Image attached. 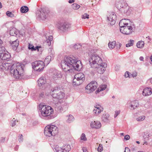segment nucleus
Instances as JSON below:
<instances>
[{"mask_svg":"<svg viewBox=\"0 0 152 152\" xmlns=\"http://www.w3.org/2000/svg\"><path fill=\"white\" fill-rule=\"evenodd\" d=\"M11 60L7 62L3 63L0 65V68L3 70H10L11 75L16 79H19L24 75L23 66L19 63L13 64L10 63Z\"/></svg>","mask_w":152,"mask_h":152,"instance_id":"f257e3e1","label":"nucleus"},{"mask_svg":"<svg viewBox=\"0 0 152 152\" xmlns=\"http://www.w3.org/2000/svg\"><path fill=\"white\" fill-rule=\"evenodd\" d=\"M61 65L62 69L66 72H72L73 69L80 70L82 67L80 61L77 60L73 57H65L64 61L61 62Z\"/></svg>","mask_w":152,"mask_h":152,"instance_id":"f03ea898","label":"nucleus"},{"mask_svg":"<svg viewBox=\"0 0 152 152\" xmlns=\"http://www.w3.org/2000/svg\"><path fill=\"white\" fill-rule=\"evenodd\" d=\"M119 25L120 31L123 34L130 35L135 30V27L134 23L129 22L128 19H123L120 20Z\"/></svg>","mask_w":152,"mask_h":152,"instance_id":"7ed1b4c3","label":"nucleus"},{"mask_svg":"<svg viewBox=\"0 0 152 152\" xmlns=\"http://www.w3.org/2000/svg\"><path fill=\"white\" fill-rule=\"evenodd\" d=\"M39 109L41 110V115L47 118V119L51 118V115L53 113V110L50 106L45 105L44 103H41L39 105Z\"/></svg>","mask_w":152,"mask_h":152,"instance_id":"20e7f679","label":"nucleus"},{"mask_svg":"<svg viewBox=\"0 0 152 152\" xmlns=\"http://www.w3.org/2000/svg\"><path fill=\"white\" fill-rule=\"evenodd\" d=\"M58 132V128L54 125L48 126L45 129L44 134L46 136H55Z\"/></svg>","mask_w":152,"mask_h":152,"instance_id":"39448f33","label":"nucleus"},{"mask_svg":"<svg viewBox=\"0 0 152 152\" xmlns=\"http://www.w3.org/2000/svg\"><path fill=\"white\" fill-rule=\"evenodd\" d=\"M89 62L91 67H96L98 66V64H101L102 63L101 58L96 54L92 55L90 57Z\"/></svg>","mask_w":152,"mask_h":152,"instance_id":"423d86ee","label":"nucleus"},{"mask_svg":"<svg viewBox=\"0 0 152 152\" xmlns=\"http://www.w3.org/2000/svg\"><path fill=\"white\" fill-rule=\"evenodd\" d=\"M50 93L52 96L54 98L61 99H63L65 96V93L62 89L58 88L55 87L52 90Z\"/></svg>","mask_w":152,"mask_h":152,"instance_id":"0eeeda50","label":"nucleus"},{"mask_svg":"<svg viewBox=\"0 0 152 152\" xmlns=\"http://www.w3.org/2000/svg\"><path fill=\"white\" fill-rule=\"evenodd\" d=\"M85 79V76L82 73L76 74L73 80V85L79 86L81 84Z\"/></svg>","mask_w":152,"mask_h":152,"instance_id":"6e6552de","label":"nucleus"},{"mask_svg":"<svg viewBox=\"0 0 152 152\" xmlns=\"http://www.w3.org/2000/svg\"><path fill=\"white\" fill-rule=\"evenodd\" d=\"M36 14L38 18L44 20L50 16V10H37Z\"/></svg>","mask_w":152,"mask_h":152,"instance_id":"1a4fd4ad","label":"nucleus"},{"mask_svg":"<svg viewBox=\"0 0 152 152\" xmlns=\"http://www.w3.org/2000/svg\"><path fill=\"white\" fill-rule=\"evenodd\" d=\"M32 66L34 70L38 72L43 70L45 66L44 63L42 61H36L32 63Z\"/></svg>","mask_w":152,"mask_h":152,"instance_id":"9d476101","label":"nucleus"},{"mask_svg":"<svg viewBox=\"0 0 152 152\" xmlns=\"http://www.w3.org/2000/svg\"><path fill=\"white\" fill-rule=\"evenodd\" d=\"M97 87V83L96 81H92L89 83L86 87V92L87 93H90L95 91Z\"/></svg>","mask_w":152,"mask_h":152,"instance_id":"9b49d317","label":"nucleus"},{"mask_svg":"<svg viewBox=\"0 0 152 152\" xmlns=\"http://www.w3.org/2000/svg\"><path fill=\"white\" fill-rule=\"evenodd\" d=\"M107 64L104 62H102L101 64H98L96 67H92L95 69L97 72L99 74H102L106 70Z\"/></svg>","mask_w":152,"mask_h":152,"instance_id":"f8f14e48","label":"nucleus"},{"mask_svg":"<svg viewBox=\"0 0 152 152\" xmlns=\"http://www.w3.org/2000/svg\"><path fill=\"white\" fill-rule=\"evenodd\" d=\"M109 17H107V19L110 21L111 25H113L115 23L116 16L113 12H110Z\"/></svg>","mask_w":152,"mask_h":152,"instance_id":"ddd939ff","label":"nucleus"},{"mask_svg":"<svg viewBox=\"0 0 152 152\" xmlns=\"http://www.w3.org/2000/svg\"><path fill=\"white\" fill-rule=\"evenodd\" d=\"M116 7L118 10H121V9L129 10L131 7L128 5L126 3H122L120 2H118L116 4Z\"/></svg>","mask_w":152,"mask_h":152,"instance_id":"4468645a","label":"nucleus"},{"mask_svg":"<svg viewBox=\"0 0 152 152\" xmlns=\"http://www.w3.org/2000/svg\"><path fill=\"white\" fill-rule=\"evenodd\" d=\"M58 28L63 31H65L70 27V25L65 22H62L59 23Z\"/></svg>","mask_w":152,"mask_h":152,"instance_id":"2eb2a0df","label":"nucleus"},{"mask_svg":"<svg viewBox=\"0 0 152 152\" xmlns=\"http://www.w3.org/2000/svg\"><path fill=\"white\" fill-rule=\"evenodd\" d=\"M101 119L102 121L104 123H108L110 122L109 115L106 113H104L102 115Z\"/></svg>","mask_w":152,"mask_h":152,"instance_id":"dca6fc26","label":"nucleus"},{"mask_svg":"<svg viewBox=\"0 0 152 152\" xmlns=\"http://www.w3.org/2000/svg\"><path fill=\"white\" fill-rule=\"evenodd\" d=\"M91 126L92 128L95 129H99L101 127V124L99 121H94L91 122Z\"/></svg>","mask_w":152,"mask_h":152,"instance_id":"f3484780","label":"nucleus"},{"mask_svg":"<svg viewBox=\"0 0 152 152\" xmlns=\"http://www.w3.org/2000/svg\"><path fill=\"white\" fill-rule=\"evenodd\" d=\"M103 108L99 105H96L93 110L94 113L96 115L99 114L102 111H103Z\"/></svg>","mask_w":152,"mask_h":152,"instance_id":"a211bd4d","label":"nucleus"},{"mask_svg":"<svg viewBox=\"0 0 152 152\" xmlns=\"http://www.w3.org/2000/svg\"><path fill=\"white\" fill-rule=\"evenodd\" d=\"M10 43L12 45L13 49L14 50H16L17 48L19 45V41L18 39L13 41H10Z\"/></svg>","mask_w":152,"mask_h":152,"instance_id":"6ab92c4d","label":"nucleus"},{"mask_svg":"<svg viewBox=\"0 0 152 152\" xmlns=\"http://www.w3.org/2000/svg\"><path fill=\"white\" fill-rule=\"evenodd\" d=\"M10 55L8 52H5L0 55V57L2 60H6L10 58Z\"/></svg>","mask_w":152,"mask_h":152,"instance_id":"aec40b11","label":"nucleus"},{"mask_svg":"<svg viewBox=\"0 0 152 152\" xmlns=\"http://www.w3.org/2000/svg\"><path fill=\"white\" fill-rule=\"evenodd\" d=\"M139 106V103L136 101L132 102L129 108L130 110H134Z\"/></svg>","mask_w":152,"mask_h":152,"instance_id":"412c9836","label":"nucleus"},{"mask_svg":"<svg viewBox=\"0 0 152 152\" xmlns=\"http://www.w3.org/2000/svg\"><path fill=\"white\" fill-rule=\"evenodd\" d=\"M38 85L39 86L44 85L46 83L45 78L43 77H40L38 80Z\"/></svg>","mask_w":152,"mask_h":152,"instance_id":"4be33fe9","label":"nucleus"},{"mask_svg":"<svg viewBox=\"0 0 152 152\" xmlns=\"http://www.w3.org/2000/svg\"><path fill=\"white\" fill-rule=\"evenodd\" d=\"M152 93V91L149 88H147L144 89L142 92V95L144 96H149Z\"/></svg>","mask_w":152,"mask_h":152,"instance_id":"5701e85b","label":"nucleus"},{"mask_svg":"<svg viewBox=\"0 0 152 152\" xmlns=\"http://www.w3.org/2000/svg\"><path fill=\"white\" fill-rule=\"evenodd\" d=\"M62 75L60 71L56 70L54 72L53 75V78L54 79H57L58 78H61Z\"/></svg>","mask_w":152,"mask_h":152,"instance_id":"b1692460","label":"nucleus"},{"mask_svg":"<svg viewBox=\"0 0 152 152\" xmlns=\"http://www.w3.org/2000/svg\"><path fill=\"white\" fill-rule=\"evenodd\" d=\"M61 152H69L71 149V147L70 145H65L62 148Z\"/></svg>","mask_w":152,"mask_h":152,"instance_id":"393cba45","label":"nucleus"},{"mask_svg":"<svg viewBox=\"0 0 152 152\" xmlns=\"http://www.w3.org/2000/svg\"><path fill=\"white\" fill-rule=\"evenodd\" d=\"M116 45V42L115 41L110 42L108 44V46L110 49L114 48Z\"/></svg>","mask_w":152,"mask_h":152,"instance_id":"a878e982","label":"nucleus"},{"mask_svg":"<svg viewBox=\"0 0 152 152\" xmlns=\"http://www.w3.org/2000/svg\"><path fill=\"white\" fill-rule=\"evenodd\" d=\"M41 47L38 46H37L34 48V46H33L32 45H29V46L28 47V49H31L32 51L36 50H37L38 51H39V49Z\"/></svg>","mask_w":152,"mask_h":152,"instance_id":"bb28decb","label":"nucleus"},{"mask_svg":"<svg viewBox=\"0 0 152 152\" xmlns=\"http://www.w3.org/2000/svg\"><path fill=\"white\" fill-rule=\"evenodd\" d=\"M10 34L12 36H16L17 35V32L16 31L15 28H12L10 31Z\"/></svg>","mask_w":152,"mask_h":152,"instance_id":"cd10ccee","label":"nucleus"},{"mask_svg":"<svg viewBox=\"0 0 152 152\" xmlns=\"http://www.w3.org/2000/svg\"><path fill=\"white\" fill-rule=\"evenodd\" d=\"M144 44V42L141 41L138 42L137 44V46L138 48H142L143 47Z\"/></svg>","mask_w":152,"mask_h":152,"instance_id":"c85d7f7f","label":"nucleus"},{"mask_svg":"<svg viewBox=\"0 0 152 152\" xmlns=\"http://www.w3.org/2000/svg\"><path fill=\"white\" fill-rule=\"evenodd\" d=\"M68 117V118L66 120L67 122L69 123H70L73 121L74 120V118L72 115H69Z\"/></svg>","mask_w":152,"mask_h":152,"instance_id":"c756f323","label":"nucleus"},{"mask_svg":"<svg viewBox=\"0 0 152 152\" xmlns=\"http://www.w3.org/2000/svg\"><path fill=\"white\" fill-rule=\"evenodd\" d=\"M72 8L74 10H77L80 8V6L76 3H74L72 5Z\"/></svg>","mask_w":152,"mask_h":152,"instance_id":"7c9ffc66","label":"nucleus"},{"mask_svg":"<svg viewBox=\"0 0 152 152\" xmlns=\"http://www.w3.org/2000/svg\"><path fill=\"white\" fill-rule=\"evenodd\" d=\"M107 86L106 85H102L100 88H98V90H97L96 92H99L102 91H103L105 89Z\"/></svg>","mask_w":152,"mask_h":152,"instance_id":"2f4dec72","label":"nucleus"},{"mask_svg":"<svg viewBox=\"0 0 152 152\" xmlns=\"http://www.w3.org/2000/svg\"><path fill=\"white\" fill-rule=\"evenodd\" d=\"M6 15L8 17L11 18L14 17V15L12 12L9 11H7L6 13Z\"/></svg>","mask_w":152,"mask_h":152,"instance_id":"473e14b6","label":"nucleus"},{"mask_svg":"<svg viewBox=\"0 0 152 152\" xmlns=\"http://www.w3.org/2000/svg\"><path fill=\"white\" fill-rule=\"evenodd\" d=\"M145 118V116L142 115L136 118V120L138 121H142L144 120Z\"/></svg>","mask_w":152,"mask_h":152,"instance_id":"72a5a7b5","label":"nucleus"},{"mask_svg":"<svg viewBox=\"0 0 152 152\" xmlns=\"http://www.w3.org/2000/svg\"><path fill=\"white\" fill-rule=\"evenodd\" d=\"M55 149L56 152H61L62 150V148H60L58 145L55 146Z\"/></svg>","mask_w":152,"mask_h":152,"instance_id":"f704fd0d","label":"nucleus"},{"mask_svg":"<svg viewBox=\"0 0 152 152\" xmlns=\"http://www.w3.org/2000/svg\"><path fill=\"white\" fill-rule=\"evenodd\" d=\"M134 41L133 40H131L129 43L126 45V47H127L132 46L133 45Z\"/></svg>","mask_w":152,"mask_h":152,"instance_id":"c9c22d12","label":"nucleus"},{"mask_svg":"<svg viewBox=\"0 0 152 152\" xmlns=\"http://www.w3.org/2000/svg\"><path fill=\"white\" fill-rule=\"evenodd\" d=\"M61 106H62V109L64 110H66L68 107V105L65 102H63L61 104Z\"/></svg>","mask_w":152,"mask_h":152,"instance_id":"e433bc0d","label":"nucleus"},{"mask_svg":"<svg viewBox=\"0 0 152 152\" xmlns=\"http://www.w3.org/2000/svg\"><path fill=\"white\" fill-rule=\"evenodd\" d=\"M130 14V10H124V13L123 15L124 16L129 15Z\"/></svg>","mask_w":152,"mask_h":152,"instance_id":"4c0bfd02","label":"nucleus"},{"mask_svg":"<svg viewBox=\"0 0 152 152\" xmlns=\"http://www.w3.org/2000/svg\"><path fill=\"white\" fill-rule=\"evenodd\" d=\"M80 139L81 140H83L85 141L87 140V139L86 137L85 134L84 133H82L80 137Z\"/></svg>","mask_w":152,"mask_h":152,"instance_id":"58836bf2","label":"nucleus"},{"mask_svg":"<svg viewBox=\"0 0 152 152\" xmlns=\"http://www.w3.org/2000/svg\"><path fill=\"white\" fill-rule=\"evenodd\" d=\"M103 150V146L102 144H99V146L97 148V151L99 152H101Z\"/></svg>","mask_w":152,"mask_h":152,"instance_id":"ea45409f","label":"nucleus"},{"mask_svg":"<svg viewBox=\"0 0 152 152\" xmlns=\"http://www.w3.org/2000/svg\"><path fill=\"white\" fill-rule=\"evenodd\" d=\"M89 15L86 13H85L84 14L82 15V18L83 19H86L89 18Z\"/></svg>","mask_w":152,"mask_h":152,"instance_id":"a19ab883","label":"nucleus"},{"mask_svg":"<svg viewBox=\"0 0 152 152\" xmlns=\"http://www.w3.org/2000/svg\"><path fill=\"white\" fill-rule=\"evenodd\" d=\"M18 140L19 142H22L23 140V137L22 134H19L18 136Z\"/></svg>","mask_w":152,"mask_h":152,"instance_id":"79ce46f5","label":"nucleus"},{"mask_svg":"<svg viewBox=\"0 0 152 152\" xmlns=\"http://www.w3.org/2000/svg\"><path fill=\"white\" fill-rule=\"evenodd\" d=\"M120 110H116L115 112V114L114 115L115 118H116L117 116L120 114Z\"/></svg>","mask_w":152,"mask_h":152,"instance_id":"37998d69","label":"nucleus"},{"mask_svg":"<svg viewBox=\"0 0 152 152\" xmlns=\"http://www.w3.org/2000/svg\"><path fill=\"white\" fill-rule=\"evenodd\" d=\"M51 59L50 56H48L45 60L44 62L45 63L46 62H48V64H49V60Z\"/></svg>","mask_w":152,"mask_h":152,"instance_id":"c03bdc74","label":"nucleus"},{"mask_svg":"<svg viewBox=\"0 0 152 152\" xmlns=\"http://www.w3.org/2000/svg\"><path fill=\"white\" fill-rule=\"evenodd\" d=\"M15 121L16 120H15L14 118H13V119L12 120L11 126L12 127L14 126L15 125Z\"/></svg>","mask_w":152,"mask_h":152,"instance_id":"a18cd8bd","label":"nucleus"},{"mask_svg":"<svg viewBox=\"0 0 152 152\" xmlns=\"http://www.w3.org/2000/svg\"><path fill=\"white\" fill-rule=\"evenodd\" d=\"M74 48L75 49H78L79 48H80V45H79L75 44L74 46Z\"/></svg>","mask_w":152,"mask_h":152,"instance_id":"49530a36","label":"nucleus"},{"mask_svg":"<svg viewBox=\"0 0 152 152\" xmlns=\"http://www.w3.org/2000/svg\"><path fill=\"white\" fill-rule=\"evenodd\" d=\"M130 138V136L128 135H125L124 137V139L126 140H129Z\"/></svg>","mask_w":152,"mask_h":152,"instance_id":"de8ad7c7","label":"nucleus"},{"mask_svg":"<svg viewBox=\"0 0 152 152\" xmlns=\"http://www.w3.org/2000/svg\"><path fill=\"white\" fill-rule=\"evenodd\" d=\"M137 75V73L136 72H134L132 74V77H135Z\"/></svg>","mask_w":152,"mask_h":152,"instance_id":"09e8293b","label":"nucleus"},{"mask_svg":"<svg viewBox=\"0 0 152 152\" xmlns=\"http://www.w3.org/2000/svg\"><path fill=\"white\" fill-rule=\"evenodd\" d=\"M20 10H29L28 7L26 6H24L21 7Z\"/></svg>","mask_w":152,"mask_h":152,"instance_id":"8fccbe9b","label":"nucleus"},{"mask_svg":"<svg viewBox=\"0 0 152 152\" xmlns=\"http://www.w3.org/2000/svg\"><path fill=\"white\" fill-rule=\"evenodd\" d=\"M125 76L126 77H129V73L128 72H126L125 74Z\"/></svg>","mask_w":152,"mask_h":152,"instance_id":"3c124183","label":"nucleus"},{"mask_svg":"<svg viewBox=\"0 0 152 152\" xmlns=\"http://www.w3.org/2000/svg\"><path fill=\"white\" fill-rule=\"evenodd\" d=\"M46 42L48 46H50L51 45L50 41L48 39H47L46 40Z\"/></svg>","mask_w":152,"mask_h":152,"instance_id":"603ef678","label":"nucleus"},{"mask_svg":"<svg viewBox=\"0 0 152 152\" xmlns=\"http://www.w3.org/2000/svg\"><path fill=\"white\" fill-rule=\"evenodd\" d=\"M121 44L119 43V45L117 44L116 45V47L117 48V49H119L121 47Z\"/></svg>","mask_w":152,"mask_h":152,"instance_id":"864d4df0","label":"nucleus"},{"mask_svg":"<svg viewBox=\"0 0 152 152\" xmlns=\"http://www.w3.org/2000/svg\"><path fill=\"white\" fill-rule=\"evenodd\" d=\"M44 92H42L39 94V96L41 97H43L44 96Z\"/></svg>","mask_w":152,"mask_h":152,"instance_id":"5fc2aeb1","label":"nucleus"},{"mask_svg":"<svg viewBox=\"0 0 152 152\" xmlns=\"http://www.w3.org/2000/svg\"><path fill=\"white\" fill-rule=\"evenodd\" d=\"M58 109L60 111L64 110L63 109H62V106L61 105L58 107Z\"/></svg>","mask_w":152,"mask_h":152,"instance_id":"6e6d98bb","label":"nucleus"},{"mask_svg":"<svg viewBox=\"0 0 152 152\" xmlns=\"http://www.w3.org/2000/svg\"><path fill=\"white\" fill-rule=\"evenodd\" d=\"M129 149L127 147H126L124 152H130Z\"/></svg>","mask_w":152,"mask_h":152,"instance_id":"4d7b16f0","label":"nucleus"},{"mask_svg":"<svg viewBox=\"0 0 152 152\" xmlns=\"http://www.w3.org/2000/svg\"><path fill=\"white\" fill-rule=\"evenodd\" d=\"M28 10H20V11L21 13H25L27 12Z\"/></svg>","mask_w":152,"mask_h":152,"instance_id":"13d9d810","label":"nucleus"},{"mask_svg":"<svg viewBox=\"0 0 152 152\" xmlns=\"http://www.w3.org/2000/svg\"><path fill=\"white\" fill-rule=\"evenodd\" d=\"M53 37L52 36H50L48 37V40L50 41H52L53 39Z\"/></svg>","mask_w":152,"mask_h":152,"instance_id":"bf43d9fd","label":"nucleus"},{"mask_svg":"<svg viewBox=\"0 0 152 152\" xmlns=\"http://www.w3.org/2000/svg\"><path fill=\"white\" fill-rule=\"evenodd\" d=\"M83 152H88L86 148L84 147L83 148Z\"/></svg>","mask_w":152,"mask_h":152,"instance_id":"052dcab7","label":"nucleus"},{"mask_svg":"<svg viewBox=\"0 0 152 152\" xmlns=\"http://www.w3.org/2000/svg\"><path fill=\"white\" fill-rule=\"evenodd\" d=\"M75 1L74 0H69V3H73Z\"/></svg>","mask_w":152,"mask_h":152,"instance_id":"680f3d73","label":"nucleus"},{"mask_svg":"<svg viewBox=\"0 0 152 152\" xmlns=\"http://www.w3.org/2000/svg\"><path fill=\"white\" fill-rule=\"evenodd\" d=\"M139 59L140 61H143L144 58L142 56H140L139 58Z\"/></svg>","mask_w":152,"mask_h":152,"instance_id":"e2e57ef3","label":"nucleus"},{"mask_svg":"<svg viewBox=\"0 0 152 152\" xmlns=\"http://www.w3.org/2000/svg\"><path fill=\"white\" fill-rule=\"evenodd\" d=\"M2 5L1 3V2H0V8L1 9L2 8Z\"/></svg>","mask_w":152,"mask_h":152,"instance_id":"0e129e2a","label":"nucleus"},{"mask_svg":"<svg viewBox=\"0 0 152 152\" xmlns=\"http://www.w3.org/2000/svg\"><path fill=\"white\" fill-rule=\"evenodd\" d=\"M150 82H151V84H152V78H151L150 80Z\"/></svg>","mask_w":152,"mask_h":152,"instance_id":"69168bd1","label":"nucleus"},{"mask_svg":"<svg viewBox=\"0 0 152 152\" xmlns=\"http://www.w3.org/2000/svg\"><path fill=\"white\" fill-rule=\"evenodd\" d=\"M136 143H138V144H139L140 143V142L139 141H136Z\"/></svg>","mask_w":152,"mask_h":152,"instance_id":"338daca9","label":"nucleus"},{"mask_svg":"<svg viewBox=\"0 0 152 152\" xmlns=\"http://www.w3.org/2000/svg\"><path fill=\"white\" fill-rule=\"evenodd\" d=\"M150 59L151 60V61H152V56L151 57Z\"/></svg>","mask_w":152,"mask_h":152,"instance_id":"774afa93","label":"nucleus"}]
</instances>
